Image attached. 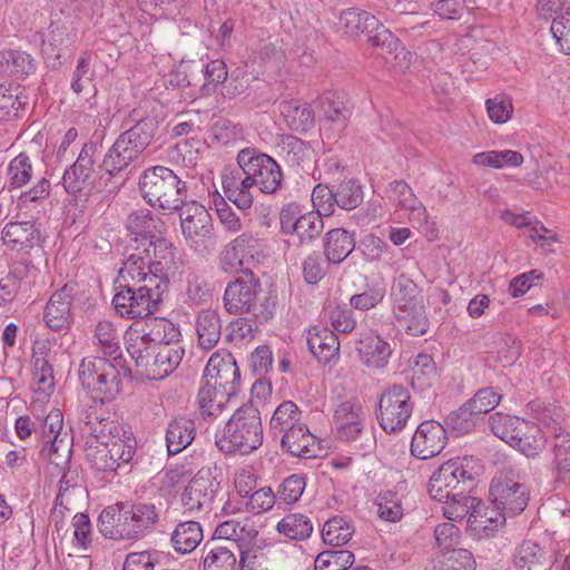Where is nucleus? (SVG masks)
<instances>
[{
  "label": "nucleus",
  "mask_w": 570,
  "mask_h": 570,
  "mask_svg": "<svg viewBox=\"0 0 570 570\" xmlns=\"http://www.w3.org/2000/svg\"><path fill=\"white\" fill-rule=\"evenodd\" d=\"M155 264L150 255H145L139 246L136 252L130 254L122 263L115 281V285H124L135 283L138 285L141 277L147 273L151 265Z\"/></svg>",
  "instance_id": "nucleus-37"
},
{
  "label": "nucleus",
  "mask_w": 570,
  "mask_h": 570,
  "mask_svg": "<svg viewBox=\"0 0 570 570\" xmlns=\"http://www.w3.org/2000/svg\"><path fill=\"white\" fill-rule=\"evenodd\" d=\"M160 223V218L154 216L149 210H137L128 216L126 226L131 234L141 237L142 245L160 233L158 228Z\"/></svg>",
  "instance_id": "nucleus-45"
},
{
  "label": "nucleus",
  "mask_w": 570,
  "mask_h": 570,
  "mask_svg": "<svg viewBox=\"0 0 570 570\" xmlns=\"http://www.w3.org/2000/svg\"><path fill=\"white\" fill-rule=\"evenodd\" d=\"M353 533L354 528L346 519L334 517L325 522L322 530V539L324 543L337 547L347 543Z\"/></svg>",
  "instance_id": "nucleus-51"
},
{
  "label": "nucleus",
  "mask_w": 570,
  "mask_h": 570,
  "mask_svg": "<svg viewBox=\"0 0 570 570\" xmlns=\"http://www.w3.org/2000/svg\"><path fill=\"white\" fill-rule=\"evenodd\" d=\"M491 431L495 436L512 445L515 438L527 428V421L518 416L497 412L489 417Z\"/></svg>",
  "instance_id": "nucleus-42"
},
{
  "label": "nucleus",
  "mask_w": 570,
  "mask_h": 570,
  "mask_svg": "<svg viewBox=\"0 0 570 570\" xmlns=\"http://www.w3.org/2000/svg\"><path fill=\"white\" fill-rule=\"evenodd\" d=\"M386 194L389 199L393 202L397 208L410 212L413 215V219L419 222L426 219L428 214L425 207L404 180L391 183L386 189Z\"/></svg>",
  "instance_id": "nucleus-33"
},
{
  "label": "nucleus",
  "mask_w": 570,
  "mask_h": 570,
  "mask_svg": "<svg viewBox=\"0 0 570 570\" xmlns=\"http://www.w3.org/2000/svg\"><path fill=\"white\" fill-rule=\"evenodd\" d=\"M77 287V283L68 282L50 296L45 307L43 321L51 331L59 332L71 326L73 322L71 303Z\"/></svg>",
  "instance_id": "nucleus-18"
},
{
  "label": "nucleus",
  "mask_w": 570,
  "mask_h": 570,
  "mask_svg": "<svg viewBox=\"0 0 570 570\" xmlns=\"http://www.w3.org/2000/svg\"><path fill=\"white\" fill-rule=\"evenodd\" d=\"M445 503L443 508V514L446 519L455 521L462 520L468 517L473 510H475L476 504L480 503V500L472 495H466V493L461 494L460 497L450 498L449 500H443Z\"/></svg>",
  "instance_id": "nucleus-55"
},
{
  "label": "nucleus",
  "mask_w": 570,
  "mask_h": 570,
  "mask_svg": "<svg viewBox=\"0 0 570 570\" xmlns=\"http://www.w3.org/2000/svg\"><path fill=\"white\" fill-rule=\"evenodd\" d=\"M547 442V435L539 425L527 421V428L515 438L511 446L518 449L527 458H535L539 455Z\"/></svg>",
  "instance_id": "nucleus-44"
},
{
  "label": "nucleus",
  "mask_w": 570,
  "mask_h": 570,
  "mask_svg": "<svg viewBox=\"0 0 570 570\" xmlns=\"http://www.w3.org/2000/svg\"><path fill=\"white\" fill-rule=\"evenodd\" d=\"M311 353L322 363L334 358L340 350V342L333 331L327 327H312L307 335Z\"/></svg>",
  "instance_id": "nucleus-35"
},
{
  "label": "nucleus",
  "mask_w": 570,
  "mask_h": 570,
  "mask_svg": "<svg viewBox=\"0 0 570 570\" xmlns=\"http://www.w3.org/2000/svg\"><path fill=\"white\" fill-rule=\"evenodd\" d=\"M356 350L362 363L370 368H384L392 355L391 345L373 333L361 337Z\"/></svg>",
  "instance_id": "nucleus-27"
},
{
  "label": "nucleus",
  "mask_w": 570,
  "mask_h": 570,
  "mask_svg": "<svg viewBox=\"0 0 570 570\" xmlns=\"http://www.w3.org/2000/svg\"><path fill=\"white\" fill-rule=\"evenodd\" d=\"M125 502L105 508L98 518L99 532L110 540L132 541Z\"/></svg>",
  "instance_id": "nucleus-23"
},
{
  "label": "nucleus",
  "mask_w": 570,
  "mask_h": 570,
  "mask_svg": "<svg viewBox=\"0 0 570 570\" xmlns=\"http://www.w3.org/2000/svg\"><path fill=\"white\" fill-rule=\"evenodd\" d=\"M501 397V394L492 387H484L479 390L465 404L474 415L479 416L492 411L500 403Z\"/></svg>",
  "instance_id": "nucleus-64"
},
{
  "label": "nucleus",
  "mask_w": 570,
  "mask_h": 570,
  "mask_svg": "<svg viewBox=\"0 0 570 570\" xmlns=\"http://www.w3.org/2000/svg\"><path fill=\"white\" fill-rule=\"evenodd\" d=\"M2 238L12 248H31L39 238V230L31 222H11L3 227Z\"/></svg>",
  "instance_id": "nucleus-40"
},
{
  "label": "nucleus",
  "mask_w": 570,
  "mask_h": 570,
  "mask_svg": "<svg viewBox=\"0 0 570 570\" xmlns=\"http://www.w3.org/2000/svg\"><path fill=\"white\" fill-rule=\"evenodd\" d=\"M263 438L259 410L246 403L234 412L222 431L215 433L214 441L225 454H248L263 444Z\"/></svg>",
  "instance_id": "nucleus-2"
},
{
  "label": "nucleus",
  "mask_w": 570,
  "mask_h": 570,
  "mask_svg": "<svg viewBox=\"0 0 570 570\" xmlns=\"http://www.w3.org/2000/svg\"><path fill=\"white\" fill-rule=\"evenodd\" d=\"M512 563L517 570H549L551 560L539 543L524 540L515 548Z\"/></svg>",
  "instance_id": "nucleus-28"
},
{
  "label": "nucleus",
  "mask_w": 570,
  "mask_h": 570,
  "mask_svg": "<svg viewBox=\"0 0 570 570\" xmlns=\"http://www.w3.org/2000/svg\"><path fill=\"white\" fill-rule=\"evenodd\" d=\"M36 66L30 55L19 50L0 51V72L16 79L33 73Z\"/></svg>",
  "instance_id": "nucleus-38"
},
{
  "label": "nucleus",
  "mask_w": 570,
  "mask_h": 570,
  "mask_svg": "<svg viewBox=\"0 0 570 570\" xmlns=\"http://www.w3.org/2000/svg\"><path fill=\"white\" fill-rule=\"evenodd\" d=\"M412 410L409 391L402 385L394 384L382 393L376 417L386 433H396L405 428Z\"/></svg>",
  "instance_id": "nucleus-10"
},
{
  "label": "nucleus",
  "mask_w": 570,
  "mask_h": 570,
  "mask_svg": "<svg viewBox=\"0 0 570 570\" xmlns=\"http://www.w3.org/2000/svg\"><path fill=\"white\" fill-rule=\"evenodd\" d=\"M281 446L293 456L301 459H315L323 456L326 452L322 441L309 432L305 424L298 425L286 431L281 438Z\"/></svg>",
  "instance_id": "nucleus-20"
},
{
  "label": "nucleus",
  "mask_w": 570,
  "mask_h": 570,
  "mask_svg": "<svg viewBox=\"0 0 570 570\" xmlns=\"http://www.w3.org/2000/svg\"><path fill=\"white\" fill-rule=\"evenodd\" d=\"M126 350L140 373L155 381L170 375L179 366L185 355V350L180 344L148 347L139 338H126Z\"/></svg>",
  "instance_id": "nucleus-5"
},
{
  "label": "nucleus",
  "mask_w": 570,
  "mask_h": 570,
  "mask_svg": "<svg viewBox=\"0 0 570 570\" xmlns=\"http://www.w3.org/2000/svg\"><path fill=\"white\" fill-rule=\"evenodd\" d=\"M394 298V314L409 335L421 336L428 332L429 321L421 295L416 284L400 275L392 288Z\"/></svg>",
  "instance_id": "nucleus-7"
},
{
  "label": "nucleus",
  "mask_w": 570,
  "mask_h": 570,
  "mask_svg": "<svg viewBox=\"0 0 570 570\" xmlns=\"http://www.w3.org/2000/svg\"><path fill=\"white\" fill-rule=\"evenodd\" d=\"M171 544L179 553L194 551L203 540V529L196 521L179 522L171 533Z\"/></svg>",
  "instance_id": "nucleus-41"
},
{
  "label": "nucleus",
  "mask_w": 570,
  "mask_h": 570,
  "mask_svg": "<svg viewBox=\"0 0 570 570\" xmlns=\"http://www.w3.org/2000/svg\"><path fill=\"white\" fill-rule=\"evenodd\" d=\"M279 110L288 128L297 132H307L314 127V111L307 102L301 100H283Z\"/></svg>",
  "instance_id": "nucleus-36"
},
{
  "label": "nucleus",
  "mask_w": 570,
  "mask_h": 570,
  "mask_svg": "<svg viewBox=\"0 0 570 570\" xmlns=\"http://www.w3.org/2000/svg\"><path fill=\"white\" fill-rule=\"evenodd\" d=\"M216 469L202 468L189 481L181 494V503L186 511H210L220 491V482L214 475Z\"/></svg>",
  "instance_id": "nucleus-13"
},
{
  "label": "nucleus",
  "mask_w": 570,
  "mask_h": 570,
  "mask_svg": "<svg viewBox=\"0 0 570 570\" xmlns=\"http://www.w3.org/2000/svg\"><path fill=\"white\" fill-rule=\"evenodd\" d=\"M195 422L185 416H175L166 430V446L170 455L178 454L186 449L195 439Z\"/></svg>",
  "instance_id": "nucleus-30"
},
{
  "label": "nucleus",
  "mask_w": 570,
  "mask_h": 570,
  "mask_svg": "<svg viewBox=\"0 0 570 570\" xmlns=\"http://www.w3.org/2000/svg\"><path fill=\"white\" fill-rule=\"evenodd\" d=\"M136 440L127 436L112 442H98L87 449V458L91 465L102 472L128 473L136 452Z\"/></svg>",
  "instance_id": "nucleus-9"
},
{
  "label": "nucleus",
  "mask_w": 570,
  "mask_h": 570,
  "mask_svg": "<svg viewBox=\"0 0 570 570\" xmlns=\"http://www.w3.org/2000/svg\"><path fill=\"white\" fill-rule=\"evenodd\" d=\"M544 410L538 420L548 429V435L552 438L553 464L558 476L563 478L570 473V433L560 424L558 419L548 416Z\"/></svg>",
  "instance_id": "nucleus-21"
},
{
  "label": "nucleus",
  "mask_w": 570,
  "mask_h": 570,
  "mask_svg": "<svg viewBox=\"0 0 570 570\" xmlns=\"http://www.w3.org/2000/svg\"><path fill=\"white\" fill-rule=\"evenodd\" d=\"M205 83L202 86V94L209 96L216 89V87L223 83L228 76L226 63L220 60H212L204 66Z\"/></svg>",
  "instance_id": "nucleus-63"
},
{
  "label": "nucleus",
  "mask_w": 570,
  "mask_h": 570,
  "mask_svg": "<svg viewBox=\"0 0 570 570\" xmlns=\"http://www.w3.org/2000/svg\"><path fill=\"white\" fill-rule=\"evenodd\" d=\"M351 109L343 92H327L323 98L324 115L333 122L344 126L351 116Z\"/></svg>",
  "instance_id": "nucleus-52"
},
{
  "label": "nucleus",
  "mask_w": 570,
  "mask_h": 570,
  "mask_svg": "<svg viewBox=\"0 0 570 570\" xmlns=\"http://www.w3.org/2000/svg\"><path fill=\"white\" fill-rule=\"evenodd\" d=\"M111 373V361L105 357L92 356L81 361L79 366V379L83 387H95L94 380L100 372Z\"/></svg>",
  "instance_id": "nucleus-57"
},
{
  "label": "nucleus",
  "mask_w": 570,
  "mask_h": 570,
  "mask_svg": "<svg viewBox=\"0 0 570 570\" xmlns=\"http://www.w3.org/2000/svg\"><path fill=\"white\" fill-rule=\"evenodd\" d=\"M236 161L243 174L249 175L256 188L268 195L276 194L283 183V171L278 163L267 154L246 147L238 151Z\"/></svg>",
  "instance_id": "nucleus-8"
},
{
  "label": "nucleus",
  "mask_w": 570,
  "mask_h": 570,
  "mask_svg": "<svg viewBox=\"0 0 570 570\" xmlns=\"http://www.w3.org/2000/svg\"><path fill=\"white\" fill-rule=\"evenodd\" d=\"M340 22L348 35L372 33L379 27V19L367 11L348 8L340 16Z\"/></svg>",
  "instance_id": "nucleus-43"
},
{
  "label": "nucleus",
  "mask_w": 570,
  "mask_h": 570,
  "mask_svg": "<svg viewBox=\"0 0 570 570\" xmlns=\"http://www.w3.org/2000/svg\"><path fill=\"white\" fill-rule=\"evenodd\" d=\"M121 132L105 155L100 168L110 176L126 170L131 164L142 161L154 140L158 122L154 117H144Z\"/></svg>",
  "instance_id": "nucleus-1"
},
{
  "label": "nucleus",
  "mask_w": 570,
  "mask_h": 570,
  "mask_svg": "<svg viewBox=\"0 0 570 570\" xmlns=\"http://www.w3.org/2000/svg\"><path fill=\"white\" fill-rule=\"evenodd\" d=\"M96 146L87 142L81 148L77 160L65 170L62 185L70 195H87L94 185Z\"/></svg>",
  "instance_id": "nucleus-16"
},
{
  "label": "nucleus",
  "mask_w": 570,
  "mask_h": 570,
  "mask_svg": "<svg viewBox=\"0 0 570 570\" xmlns=\"http://www.w3.org/2000/svg\"><path fill=\"white\" fill-rule=\"evenodd\" d=\"M355 248V237L353 233L344 228H334L325 234L324 255L327 263L340 264Z\"/></svg>",
  "instance_id": "nucleus-32"
},
{
  "label": "nucleus",
  "mask_w": 570,
  "mask_h": 570,
  "mask_svg": "<svg viewBox=\"0 0 570 570\" xmlns=\"http://www.w3.org/2000/svg\"><path fill=\"white\" fill-rule=\"evenodd\" d=\"M178 210H180V226L186 239L199 244L213 238V219L203 205L186 200Z\"/></svg>",
  "instance_id": "nucleus-19"
},
{
  "label": "nucleus",
  "mask_w": 570,
  "mask_h": 570,
  "mask_svg": "<svg viewBox=\"0 0 570 570\" xmlns=\"http://www.w3.org/2000/svg\"><path fill=\"white\" fill-rule=\"evenodd\" d=\"M363 189L354 179L342 181L335 189L336 205L344 210L357 208L363 203Z\"/></svg>",
  "instance_id": "nucleus-54"
},
{
  "label": "nucleus",
  "mask_w": 570,
  "mask_h": 570,
  "mask_svg": "<svg viewBox=\"0 0 570 570\" xmlns=\"http://www.w3.org/2000/svg\"><path fill=\"white\" fill-rule=\"evenodd\" d=\"M243 274L244 278L237 277L227 284L223 295L224 308L229 314H249L261 322L268 321L273 311L266 297L264 302L258 297L262 288L259 278L249 268L244 269Z\"/></svg>",
  "instance_id": "nucleus-6"
},
{
  "label": "nucleus",
  "mask_w": 570,
  "mask_h": 570,
  "mask_svg": "<svg viewBox=\"0 0 570 570\" xmlns=\"http://www.w3.org/2000/svg\"><path fill=\"white\" fill-rule=\"evenodd\" d=\"M132 541L153 532L160 521V509L151 502H125Z\"/></svg>",
  "instance_id": "nucleus-22"
},
{
  "label": "nucleus",
  "mask_w": 570,
  "mask_h": 570,
  "mask_svg": "<svg viewBox=\"0 0 570 570\" xmlns=\"http://www.w3.org/2000/svg\"><path fill=\"white\" fill-rule=\"evenodd\" d=\"M323 229V216L320 215V213L312 210L301 215V220L294 234L297 235L301 244H304L318 238Z\"/></svg>",
  "instance_id": "nucleus-56"
},
{
  "label": "nucleus",
  "mask_w": 570,
  "mask_h": 570,
  "mask_svg": "<svg viewBox=\"0 0 570 570\" xmlns=\"http://www.w3.org/2000/svg\"><path fill=\"white\" fill-rule=\"evenodd\" d=\"M81 494L82 489L75 483V478L70 476L69 472L63 473L59 481L53 514H56L58 508L71 510L75 507V498Z\"/></svg>",
  "instance_id": "nucleus-58"
},
{
  "label": "nucleus",
  "mask_w": 570,
  "mask_h": 570,
  "mask_svg": "<svg viewBox=\"0 0 570 570\" xmlns=\"http://www.w3.org/2000/svg\"><path fill=\"white\" fill-rule=\"evenodd\" d=\"M354 554L348 550H328L317 554L315 570H350Z\"/></svg>",
  "instance_id": "nucleus-53"
},
{
  "label": "nucleus",
  "mask_w": 570,
  "mask_h": 570,
  "mask_svg": "<svg viewBox=\"0 0 570 570\" xmlns=\"http://www.w3.org/2000/svg\"><path fill=\"white\" fill-rule=\"evenodd\" d=\"M204 570H235L237 559L235 550L239 544L235 541L210 539L204 544Z\"/></svg>",
  "instance_id": "nucleus-25"
},
{
  "label": "nucleus",
  "mask_w": 570,
  "mask_h": 570,
  "mask_svg": "<svg viewBox=\"0 0 570 570\" xmlns=\"http://www.w3.org/2000/svg\"><path fill=\"white\" fill-rule=\"evenodd\" d=\"M95 338L97 346L101 350L105 356L114 358V356H121L120 336L115 325L107 320L99 321L95 328Z\"/></svg>",
  "instance_id": "nucleus-50"
},
{
  "label": "nucleus",
  "mask_w": 570,
  "mask_h": 570,
  "mask_svg": "<svg viewBox=\"0 0 570 570\" xmlns=\"http://www.w3.org/2000/svg\"><path fill=\"white\" fill-rule=\"evenodd\" d=\"M28 105L24 89L13 82L0 83V120L10 121L21 116Z\"/></svg>",
  "instance_id": "nucleus-34"
},
{
  "label": "nucleus",
  "mask_w": 570,
  "mask_h": 570,
  "mask_svg": "<svg viewBox=\"0 0 570 570\" xmlns=\"http://www.w3.org/2000/svg\"><path fill=\"white\" fill-rule=\"evenodd\" d=\"M305 478L301 474H292L279 484L276 497L278 502L294 504L299 500L305 490Z\"/></svg>",
  "instance_id": "nucleus-62"
},
{
  "label": "nucleus",
  "mask_w": 570,
  "mask_h": 570,
  "mask_svg": "<svg viewBox=\"0 0 570 570\" xmlns=\"http://www.w3.org/2000/svg\"><path fill=\"white\" fill-rule=\"evenodd\" d=\"M278 147L286 153L287 160L296 166H299L309 154L308 144L293 135L279 136Z\"/></svg>",
  "instance_id": "nucleus-59"
},
{
  "label": "nucleus",
  "mask_w": 570,
  "mask_h": 570,
  "mask_svg": "<svg viewBox=\"0 0 570 570\" xmlns=\"http://www.w3.org/2000/svg\"><path fill=\"white\" fill-rule=\"evenodd\" d=\"M299 417L298 406L292 401H285L274 411L269 421V431L274 436L283 435L286 431L299 424Z\"/></svg>",
  "instance_id": "nucleus-46"
},
{
  "label": "nucleus",
  "mask_w": 570,
  "mask_h": 570,
  "mask_svg": "<svg viewBox=\"0 0 570 570\" xmlns=\"http://www.w3.org/2000/svg\"><path fill=\"white\" fill-rule=\"evenodd\" d=\"M476 417L478 415H474V413L464 403L460 409L448 415L445 423L454 433L463 435L475 429Z\"/></svg>",
  "instance_id": "nucleus-60"
},
{
  "label": "nucleus",
  "mask_w": 570,
  "mask_h": 570,
  "mask_svg": "<svg viewBox=\"0 0 570 570\" xmlns=\"http://www.w3.org/2000/svg\"><path fill=\"white\" fill-rule=\"evenodd\" d=\"M262 244L252 233H243L226 244L219 254V266L225 273L246 269L259 262Z\"/></svg>",
  "instance_id": "nucleus-14"
},
{
  "label": "nucleus",
  "mask_w": 570,
  "mask_h": 570,
  "mask_svg": "<svg viewBox=\"0 0 570 570\" xmlns=\"http://www.w3.org/2000/svg\"><path fill=\"white\" fill-rule=\"evenodd\" d=\"M505 515L508 514L494 504H492V507H484L480 501V503L476 504L475 510L471 512L468 523L475 530H494L504 523Z\"/></svg>",
  "instance_id": "nucleus-49"
},
{
  "label": "nucleus",
  "mask_w": 570,
  "mask_h": 570,
  "mask_svg": "<svg viewBox=\"0 0 570 570\" xmlns=\"http://www.w3.org/2000/svg\"><path fill=\"white\" fill-rule=\"evenodd\" d=\"M138 186L147 204L163 210H178L188 197L186 181L161 165L146 168L140 174Z\"/></svg>",
  "instance_id": "nucleus-3"
},
{
  "label": "nucleus",
  "mask_w": 570,
  "mask_h": 570,
  "mask_svg": "<svg viewBox=\"0 0 570 570\" xmlns=\"http://www.w3.org/2000/svg\"><path fill=\"white\" fill-rule=\"evenodd\" d=\"M448 443L445 428L438 421L422 422L415 430L411 441V454L420 460L439 455Z\"/></svg>",
  "instance_id": "nucleus-17"
},
{
  "label": "nucleus",
  "mask_w": 570,
  "mask_h": 570,
  "mask_svg": "<svg viewBox=\"0 0 570 570\" xmlns=\"http://www.w3.org/2000/svg\"><path fill=\"white\" fill-rule=\"evenodd\" d=\"M122 356H114L111 361V373L109 371L100 372L94 380L95 387H85L92 393V399L100 402L111 401L120 393V371L119 366L122 365Z\"/></svg>",
  "instance_id": "nucleus-31"
},
{
  "label": "nucleus",
  "mask_w": 570,
  "mask_h": 570,
  "mask_svg": "<svg viewBox=\"0 0 570 570\" xmlns=\"http://www.w3.org/2000/svg\"><path fill=\"white\" fill-rule=\"evenodd\" d=\"M112 306L118 315L127 320L144 318L156 313L159 306L135 283L116 285Z\"/></svg>",
  "instance_id": "nucleus-15"
},
{
  "label": "nucleus",
  "mask_w": 570,
  "mask_h": 570,
  "mask_svg": "<svg viewBox=\"0 0 570 570\" xmlns=\"http://www.w3.org/2000/svg\"><path fill=\"white\" fill-rule=\"evenodd\" d=\"M179 337V328L171 321L164 317L147 318L141 335L136 333H127L125 335V340L139 338L148 347H153V345L180 344Z\"/></svg>",
  "instance_id": "nucleus-24"
},
{
  "label": "nucleus",
  "mask_w": 570,
  "mask_h": 570,
  "mask_svg": "<svg viewBox=\"0 0 570 570\" xmlns=\"http://www.w3.org/2000/svg\"><path fill=\"white\" fill-rule=\"evenodd\" d=\"M254 187L256 184L252 183L249 175L243 174L239 167L223 176V188L227 198L242 210L252 207L254 202L252 189Z\"/></svg>",
  "instance_id": "nucleus-26"
},
{
  "label": "nucleus",
  "mask_w": 570,
  "mask_h": 570,
  "mask_svg": "<svg viewBox=\"0 0 570 570\" xmlns=\"http://www.w3.org/2000/svg\"><path fill=\"white\" fill-rule=\"evenodd\" d=\"M203 380H208L216 385L220 400L236 395L240 390L242 381L240 371L232 353L226 351L214 353L206 364Z\"/></svg>",
  "instance_id": "nucleus-11"
},
{
  "label": "nucleus",
  "mask_w": 570,
  "mask_h": 570,
  "mask_svg": "<svg viewBox=\"0 0 570 570\" xmlns=\"http://www.w3.org/2000/svg\"><path fill=\"white\" fill-rule=\"evenodd\" d=\"M8 190L22 188L32 178V163L26 151H21L10 160L7 168Z\"/></svg>",
  "instance_id": "nucleus-48"
},
{
  "label": "nucleus",
  "mask_w": 570,
  "mask_h": 570,
  "mask_svg": "<svg viewBox=\"0 0 570 570\" xmlns=\"http://www.w3.org/2000/svg\"><path fill=\"white\" fill-rule=\"evenodd\" d=\"M479 472L480 465L472 456L450 459L431 475L429 493L436 501L460 497L474 488Z\"/></svg>",
  "instance_id": "nucleus-4"
},
{
  "label": "nucleus",
  "mask_w": 570,
  "mask_h": 570,
  "mask_svg": "<svg viewBox=\"0 0 570 570\" xmlns=\"http://www.w3.org/2000/svg\"><path fill=\"white\" fill-rule=\"evenodd\" d=\"M492 504L504 511L508 515L521 513L528 505L530 492L524 482L504 472L494 478L490 487Z\"/></svg>",
  "instance_id": "nucleus-12"
},
{
  "label": "nucleus",
  "mask_w": 570,
  "mask_h": 570,
  "mask_svg": "<svg viewBox=\"0 0 570 570\" xmlns=\"http://www.w3.org/2000/svg\"><path fill=\"white\" fill-rule=\"evenodd\" d=\"M137 287H141L146 295H150L151 299L159 306L163 302V295L168 289V275L164 264L155 261L147 273L139 279Z\"/></svg>",
  "instance_id": "nucleus-39"
},
{
  "label": "nucleus",
  "mask_w": 570,
  "mask_h": 570,
  "mask_svg": "<svg viewBox=\"0 0 570 570\" xmlns=\"http://www.w3.org/2000/svg\"><path fill=\"white\" fill-rule=\"evenodd\" d=\"M376 504L380 518L385 521L396 522L403 517V507L395 492L386 491L380 493Z\"/></svg>",
  "instance_id": "nucleus-61"
},
{
  "label": "nucleus",
  "mask_w": 570,
  "mask_h": 570,
  "mask_svg": "<svg viewBox=\"0 0 570 570\" xmlns=\"http://www.w3.org/2000/svg\"><path fill=\"white\" fill-rule=\"evenodd\" d=\"M198 346L203 350L214 348L222 336V320L216 309L204 308L195 321Z\"/></svg>",
  "instance_id": "nucleus-29"
},
{
  "label": "nucleus",
  "mask_w": 570,
  "mask_h": 570,
  "mask_svg": "<svg viewBox=\"0 0 570 570\" xmlns=\"http://www.w3.org/2000/svg\"><path fill=\"white\" fill-rule=\"evenodd\" d=\"M276 529L291 540H305L313 532V523L303 513H289L277 523Z\"/></svg>",
  "instance_id": "nucleus-47"
}]
</instances>
